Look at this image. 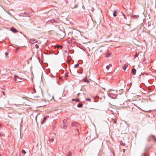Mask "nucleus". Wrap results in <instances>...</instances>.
I'll list each match as a JSON object with an SVG mask.
<instances>
[{
    "label": "nucleus",
    "mask_w": 156,
    "mask_h": 156,
    "mask_svg": "<svg viewBox=\"0 0 156 156\" xmlns=\"http://www.w3.org/2000/svg\"><path fill=\"white\" fill-rule=\"evenodd\" d=\"M40 116L41 115L39 114H37L36 116V120H37V118L39 119V120L41 121V123L42 124L45 123L46 121L48 120L50 118V117L49 116H47L44 117L43 120H42V119L40 118Z\"/></svg>",
    "instance_id": "f257e3e1"
},
{
    "label": "nucleus",
    "mask_w": 156,
    "mask_h": 156,
    "mask_svg": "<svg viewBox=\"0 0 156 156\" xmlns=\"http://www.w3.org/2000/svg\"><path fill=\"white\" fill-rule=\"evenodd\" d=\"M14 79H15V81H17L19 82H21L22 78L18 76L17 75H15L14 76Z\"/></svg>",
    "instance_id": "f03ea898"
},
{
    "label": "nucleus",
    "mask_w": 156,
    "mask_h": 156,
    "mask_svg": "<svg viewBox=\"0 0 156 156\" xmlns=\"http://www.w3.org/2000/svg\"><path fill=\"white\" fill-rule=\"evenodd\" d=\"M63 127L64 128H66L67 126V120L66 119H64L63 122Z\"/></svg>",
    "instance_id": "7ed1b4c3"
},
{
    "label": "nucleus",
    "mask_w": 156,
    "mask_h": 156,
    "mask_svg": "<svg viewBox=\"0 0 156 156\" xmlns=\"http://www.w3.org/2000/svg\"><path fill=\"white\" fill-rule=\"evenodd\" d=\"M20 16H27V13L26 12L21 13L18 15Z\"/></svg>",
    "instance_id": "20e7f679"
},
{
    "label": "nucleus",
    "mask_w": 156,
    "mask_h": 156,
    "mask_svg": "<svg viewBox=\"0 0 156 156\" xmlns=\"http://www.w3.org/2000/svg\"><path fill=\"white\" fill-rule=\"evenodd\" d=\"M37 42V40L36 39H30V42L31 44H33Z\"/></svg>",
    "instance_id": "39448f33"
},
{
    "label": "nucleus",
    "mask_w": 156,
    "mask_h": 156,
    "mask_svg": "<svg viewBox=\"0 0 156 156\" xmlns=\"http://www.w3.org/2000/svg\"><path fill=\"white\" fill-rule=\"evenodd\" d=\"M10 30L14 33H15L18 32V31L15 28L13 27L11 28Z\"/></svg>",
    "instance_id": "423d86ee"
},
{
    "label": "nucleus",
    "mask_w": 156,
    "mask_h": 156,
    "mask_svg": "<svg viewBox=\"0 0 156 156\" xmlns=\"http://www.w3.org/2000/svg\"><path fill=\"white\" fill-rule=\"evenodd\" d=\"M60 35L62 37H65V34L63 31H60Z\"/></svg>",
    "instance_id": "0eeeda50"
},
{
    "label": "nucleus",
    "mask_w": 156,
    "mask_h": 156,
    "mask_svg": "<svg viewBox=\"0 0 156 156\" xmlns=\"http://www.w3.org/2000/svg\"><path fill=\"white\" fill-rule=\"evenodd\" d=\"M132 73L133 75H135L136 74V70L135 68H133L132 69Z\"/></svg>",
    "instance_id": "6e6552de"
},
{
    "label": "nucleus",
    "mask_w": 156,
    "mask_h": 156,
    "mask_svg": "<svg viewBox=\"0 0 156 156\" xmlns=\"http://www.w3.org/2000/svg\"><path fill=\"white\" fill-rule=\"evenodd\" d=\"M50 141L51 142H52L53 141L54 139V137L53 136H51L50 137Z\"/></svg>",
    "instance_id": "1a4fd4ad"
},
{
    "label": "nucleus",
    "mask_w": 156,
    "mask_h": 156,
    "mask_svg": "<svg viewBox=\"0 0 156 156\" xmlns=\"http://www.w3.org/2000/svg\"><path fill=\"white\" fill-rule=\"evenodd\" d=\"M150 137L153 139L154 142H155L156 141V137H155L154 136H150Z\"/></svg>",
    "instance_id": "9d476101"
},
{
    "label": "nucleus",
    "mask_w": 156,
    "mask_h": 156,
    "mask_svg": "<svg viewBox=\"0 0 156 156\" xmlns=\"http://www.w3.org/2000/svg\"><path fill=\"white\" fill-rule=\"evenodd\" d=\"M73 126H74L78 127L79 126V124L76 122H75L73 124Z\"/></svg>",
    "instance_id": "9b49d317"
},
{
    "label": "nucleus",
    "mask_w": 156,
    "mask_h": 156,
    "mask_svg": "<svg viewBox=\"0 0 156 156\" xmlns=\"http://www.w3.org/2000/svg\"><path fill=\"white\" fill-rule=\"evenodd\" d=\"M127 66L128 65L127 64H125V65L123 67V70H126L127 67Z\"/></svg>",
    "instance_id": "f8f14e48"
},
{
    "label": "nucleus",
    "mask_w": 156,
    "mask_h": 156,
    "mask_svg": "<svg viewBox=\"0 0 156 156\" xmlns=\"http://www.w3.org/2000/svg\"><path fill=\"white\" fill-rule=\"evenodd\" d=\"M83 81H84L85 82H87V83L89 82V80L87 79L86 77L83 80Z\"/></svg>",
    "instance_id": "ddd939ff"
},
{
    "label": "nucleus",
    "mask_w": 156,
    "mask_h": 156,
    "mask_svg": "<svg viewBox=\"0 0 156 156\" xmlns=\"http://www.w3.org/2000/svg\"><path fill=\"white\" fill-rule=\"evenodd\" d=\"M111 52H108L106 55V57L107 58L109 57L111 54Z\"/></svg>",
    "instance_id": "4468645a"
},
{
    "label": "nucleus",
    "mask_w": 156,
    "mask_h": 156,
    "mask_svg": "<svg viewBox=\"0 0 156 156\" xmlns=\"http://www.w3.org/2000/svg\"><path fill=\"white\" fill-rule=\"evenodd\" d=\"M77 107L79 108H81L83 106V104L81 103H79L77 105Z\"/></svg>",
    "instance_id": "2eb2a0df"
},
{
    "label": "nucleus",
    "mask_w": 156,
    "mask_h": 156,
    "mask_svg": "<svg viewBox=\"0 0 156 156\" xmlns=\"http://www.w3.org/2000/svg\"><path fill=\"white\" fill-rule=\"evenodd\" d=\"M139 55V53H138L137 52H136L135 54L134 55V57L135 58L137 57Z\"/></svg>",
    "instance_id": "dca6fc26"
},
{
    "label": "nucleus",
    "mask_w": 156,
    "mask_h": 156,
    "mask_svg": "<svg viewBox=\"0 0 156 156\" xmlns=\"http://www.w3.org/2000/svg\"><path fill=\"white\" fill-rule=\"evenodd\" d=\"M79 63H77V64H76V65H75L74 66V68H76V67H78L79 66Z\"/></svg>",
    "instance_id": "f3484780"
},
{
    "label": "nucleus",
    "mask_w": 156,
    "mask_h": 156,
    "mask_svg": "<svg viewBox=\"0 0 156 156\" xmlns=\"http://www.w3.org/2000/svg\"><path fill=\"white\" fill-rule=\"evenodd\" d=\"M22 153L25 154L26 152L24 150H23L22 151Z\"/></svg>",
    "instance_id": "a211bd4d"
},
{
    "label": "nucleus",
    "mask_w": 156,
    "mask_h": 156,
    "mask_svg": "<svg viewBox=\"0 0 156 156\" xmlns=\"http://www.w3.org/2000/svg\"><path fill=\"white\" fill-rule=\"evenodd\" d=\"M35 48H36L37 49V48H39V46H38V44H36L35 45Z\"/></svg>",
    "instance_id": "6ab92c4d"
},
{
    "label": "nucleus",
    "mask_w": 156,
    "mask_h": 156,
    "mask_svg": "<svg viewBox=\"0 0 156 156\" xmlns=\"http://www.w3.org/2000/svg\"><path fill=\"white\" fill-rule=\"evenodd\" d=\"M106 68L108 70L110 68L109 66H108V65L106 67Z\"/></svg>",
    "instance_id": "aec40b11"
},
{
    "label": "nucleus",
    "mask_w": 156,
    "mask_h": 156,
    "mask_svg": "<svg viewBox=\"0 0 156 156\" xmlns=\"http://www.w3.org/2000/svg\"><path fill=\"white\" fill-rule=\"evenodd\" d=\"M71 155V152L70 151L69 152L68 154V156H69L70 155Z\"/></svg>",
    "instance_id": "412c9836"
},
{
    "label": "nucleus",
    "mask_w": 156,
    "mask_h": 156,
    "mask_svg": "<svg viewBox=\"0 0 156 156\" xmlns=\"http://www.w3.org/2000/svg\"><path fill=\"white\" fill-rule=\"evenodd\" d=\"M0 135L1 136H4V134L2 132L0 133Z\"/></svg>",
    "instance_id": "4be33fe9"
},
{
    "label": "nucleus",
    "mask_w": 156,
    "mask_h": 156,
    "mask_svg": "<svg viewBox=\"0 0 156 156\" xmlns=\"http://www.w3.org/2000/svg\"><path fill=\"white\" fill-rule=\"evenodd\" d=\"M86 100L87 101H91V99L90 98H88Z\"/></svg>",
    "instance_id": "5701e85b"
},
{
    "label": "nucleus",
    "mask_w": 156,
    "mask_h": 156,
    "mask_svg": "<svg viewBox=\"0 0 156 156\" xmlns=\"http://www.w3.org/2000/svg\"><path fill=\"white\" fill-rule=\"evenodd\" d=\"M132 16L133 17H138L139 16L138 15H137H137H133Z\"/></svg>",
    "instance_id": "b1692460"
},
{
    "label": "nucleus",
    "mask_w": 156,
    "mask_h": 156,
    "mask_svg": "<svg viewBox=\"0 0 156 156\" xmlns=\"http://www.w3.org/2000/svg\"><path fill=\"white\" fill-rule=\"evenodd\" d=\"M122 14L124 16V18L125 19H127V18H126V16L123 13H122Z\"/></svg>",
    "instance_id": "393cba45"
},
{
    "label": "nucleus",
    "mask_w": 156,
    "mask_h": 156,
    "mask_svg": "<svg viewBox=\"0 0 156 156\" xmlns=\"http://www.w3.org/2000/svg\"><path fill=\"white\" fill-rule=\"evenodd\" d=\"M113 15L114 17H115L117 16L116 14L115 13V12H113Z\"/></svg>",
    "instance_id": "a878e982"
},
{
    "label": "nucleus",
    "mask_w": 156,
    "mask_h": 156,
    "mask_svg": "<svg viewBox=\"0 0 156 156\" xmlns=\"http://www.w3.org/2000/svg\"><path fill=\"white\" fill-rule=\"evenodd\" d=\"M77 7H78V5H76L75 6V7H73L72 8H73V9H74V8H77Z\"/></svg>",
    "instance_id": "bb28decb"
},
{
    "label": "nucleus",
    "mask_w": 156,
    "mask_h": 156,
    "mask_svg": "<svg viewBox=\"0 0 156 156\" xmlns=\"http://www.w3.org/2000/svg\"><path fill=\"white\" fill-rule=\"evenodd\" d=\"M75 101H76V102H78L79 101V99H76Z\"/></svg>",
    "instance_id": "cd10ccee"
},
{
    "label": "nucleus",
    "mask_w": 156,
    "mask_h": 156,
    "mask_svg": "<svg viewBox=\"0 0 156 156\" xmlns=\"http://www.w3.org/2000/svg\"><path fill=\"white\" fill-rule=\"evenodd\" d=\"M134 105L136 106L137 107L139 108V109H141V108H140L138 106H137V105L134 104Z\"/></svg>",
    "instance_id": "c85d7f7f"
},
{
    "label": "nucleus",
    "mask_w": 156,
    "mask_h": 156,
    "mask_svg": "<svg viewBox=\"0 0 156 156\" xmlns=\"http://www.w3.org/2000/svg\"><path fill=\"white\" fill-rule=\"evenodd\" d=\"M108 66H109V67H111L112 66V64H110Z\"/></svg>",
    "instance_id": "c756f323"
},
{
    "label": "nucleus",
    "mask_w": 156,
    "mask_h": 156,
    "mask_svg": "<svg viewBox=\"0 0 156 156\" xmlns=\"http://www.w3.org/2000/svg\"><path fill=\"white\" fill-rule=\"evenodd\" d=\"M2 93H3V94L4 95H5V92L4 91H3L2 92Z\"/></svg>",
    "instance_id": "7c9ffc66"
},
{
    "label": "nucleus",
    "mask_w": 156,
    "mask_h": 156,
    "mask_svg": "<svg viewBox=\"0 0 156 156\" xmlns=\"http://www.w3.org/2000/svg\"><path fill=\"white\" fill-rule=\"evenodd\" d=\"M114 122L115 124H116L117 123V120L114 121Z\"/></svg>",
    "instance_id": "2f4dec72"
},
{
    "label": "nucleus",
    "mask_w": 156,
    "mask_h": 156,
    "mask_svg": "<svg viewBox=\"0 0 156 156\" xmlns=\"http://www.w3.org/2000/svg\"><path fill=\"white\" fill-rule=\"evenodd\" d=\"M5 55H8V53L6 52H5Z\"/></svg>",
    "instance_id": "473e14b6"
},
{
    "label": "nucleus",
    "mask_w": 156,
    "mask_h": 156,
    "mask_svg": "<svg viewBox=\"0 0 156 156\" xmlns=\"http://www.w3.org/2000/svg\"><path fill=\"white\" fill-rule=\"evenodd\" d=\"M117 12V10H115V11H114V12H115V13H116Z\"/></svg>",
    "instance_id": "72a5a7b5"
},
{
    "label": "nucleus",
    "mask_w": 156,
    "mask_h": 156,
    "mask_svg": "<svg viewBox=\"0 0 156 156\" xmlns=\"http://www.w3.org/2000/svg\"><path fill=\"white\" fill-rule=\"evenodd\" d=\"M82 8H83L84 9H85V7H84V6H83H83H82Z\"/></svg>",
    "instance_id": "f704fd0d"
},
{
    "label": "nucleus",
    "mask_w": 156,
    "mask_h": 156,
    "mask_svg": "<svg viewBox=\"0 0 156 156\" xmlns=\"http://www.w3.org/2000/svg\"><path fill=\"white\" fill-rule=\"evenodd\" d=\"M102 51V50H100V52L101 53Z\"/></svg>",
    "instance_id": "c9c22d12"
},
{
    "label": "nucleus",
    "mask_w": 156,
    "mask_h": 156,
    "mask_svg": "<svg viewBox=\"0 0 156 156\" xmlns=\"http://www.w3.org/2000/svg\"><path fill=\"white\" fill-rule=\"evenodd\" d=\"M75 100H76V99H72V101H75Z\"/></svg>",
    "instance_id": "e433bc0d"
},
{
    "label": "nucleus",
    "mask_w": 156,
    "mask_h": 156,
    "mask_svg": "<svg viewBox=\"0 0 156 156\" xmlns=\"http://www.w3.org/2000/svg\"><path fill=\"white\" fill-rule=\"evenodd\" d=\"M80 93H79L77 94V96H79L80 95Z\"/></svg>",
    "instance_id": "4c0bfd02"
},
{
    "label": "nucleus",
    "mask_w": 156,
    "mask_h": 156,
    "mask_svg": "<svg viewBox=\"0 0 156 156\" xmlns=\"http://www.w3.org/2000/svg\"><path fill=\"white\" fill-rule=\"evenodd\" d=\"M148 140V141H150V140L149 139H148V140Z\"/></svg>",
    "instance_id": "58836bf2"
},
{
    "label": "nucleus",
    "mask_w": 156,
    "mask_h": 156,
    "mask_svg": "<svg viewBox=\"0 0 156 156\" xmlns=\"http://www.w3.org/2000/svg\"><path fill=\"white\" fill-rule=\"evenodd\" d=\"M112 90H109V91H112Z\"/></svg>",
    "instance_id": "ea45409f"
},
{
    "label": "nucleus",
    "mask_w": 156,
    "mask_h": 156,
    "mask_svg": "<svg viewBox=\"0 0 156 156\" xmlns=\"http://www.w3.org/2000/svg\"><path fill=\"white\" fill-rule=\"evenodd\" d=\"M142 110V111H147L144 110Z\"/></svg>",
    "instance_id": "a19ab883"
},
{
    "label": "nucleus",
    "mask_w": 156,
    "mask_h": 156,
    "mask_svg": "<svg viewBox=\"0 0 156 156\" xmlns=\"http://www.w3.org/2000/svg\"><path fill=\"white\" fill-rule=\"evenodd\" d=\"M51 76H52L53 77H54V76L53 75H52Z\"/></svg>",
    "instance_id": "79ce46f5"
},
{
    "label": "nucleus",
    "mask_w": 156,
    "mask_h": 156,
    "mask_svg": "<svg viewBox=\"0 0 156 156\" xmlns=\"http://www.w3.org/2000/svg\"><path fill=\"white\" fill-rule=\"evenodd\" d=\"M125 151V149H123V151L124 152Z\"/></svg>",
    "instance_id": "37998d69"
},
{
    "label": "nucleus",
    "mask_w": 156,
    "mask_h": 156,
    "mask_svg": "<svg viewBox=\"0 0 156 156\" xmlns=\"http://www.w3.org/2000/svg\"><path fill=\"white\" fill-rule=\"evenodd\" d=\"M89 55H89V54H88V55H87V56H89Z\"/></svg>",
    "instance_id": "c03bdc74"
},
{
    "label": "nucleus",
    "mask_w": 156,
    "mask_h": 156,
    "mask_svg": "<svg viewBox=\"0 0 156 156\" xmlns=\"http://www.w3.org/2000/svg\"><path fill=\"white\" fill-rule=\"evenodd\" d=\"M66 77H67V76H67V75H66Z\"/></svg>",
    "instance_id": "a18cd8bd"
},
{
    "label": "nucleus",
    "mask_w": 156,
    "mask_h": 156,
    "mask_svg": "<svg viewBox=\"0 0 156 156\" xmlns=\"http://www.w3.org/2000/svg\"><path fill=\"white\" fill-rule=\"evenodd\" d=\"M77 131H79V129H77Z\"/></svg>",
    "instance_id": "49530a36"
}]
</instances>
